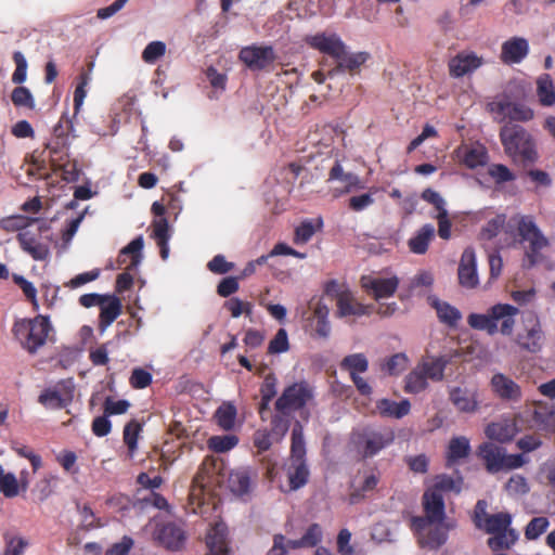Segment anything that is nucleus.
<instances>
[{"mask_svg": "<svg viewBox=\"0 0 555 555\" xmlns=\"http://www.w3.org/2000/svg\"><path fill=\"white\" fill-rule=\"evenodd\" d=\"M487 159L488 154L482 145L466 147L462 157L463 164L472 169L485 165Z\"/></svg>", "mask_w": 555, "mask_h": 555, "instance_id": "37998d69", "label": "nucleus"}, {"mask_svg": "<svg viewBox=\"0 0 555 555\" xmlns=\"http://www.w3.org/2000/svg\"><path fill=\"white\" fill-rule=\"evenodd\" d=\"M154 535L164 547L170 551L180 550L185 542L183 529L172 522L160 525Z\"/></svg>", "mask_w": 555, "mask_h": 555, "instance_id": "aec40b11", "label": "nucleus"}, {"mask_svg": "<svg viewBox=\"0 0 555 555\" xmlns=\"http://www.w3.org/2000/svg\"><path fill=\"white\" fill-rule=\"evenodd\" d=\"M489 176L496 183H505L513 181L515 179L514 173L509 170V168L503 164H493L489 167Z\"/></svg>", "mask_w": 555, "mask_h": 555, "instance_id": "0e129e2a", "label": "nucleus"}, {"mask_svg": "<svg viewBox=\"0 0 555 555\" xmlns=\"http://www.w3.org/2000/svg\"><path fill=\"white\" fill-rule=\"evenodd\" d=\"M91 81L90 72L82 70L78 78L77 85L74 91V109L75 113H78L80 107L83 104L85 98L87 95V87Z\"/></svg>", "mask_w": 555, "mask_h": 555, "instance_id": "de8ad7c7", "label": "nucleus"}, {"mask_svg": "<svg viewBox=\"0 0 555 555\" xmlns=\"http://www.w3.org/2000/svg\"><path fill=\"white\" fill-rule=\"evenodd\" d=\"M369 56L366 52L348 53L346 48L343 55L336 57L337 65L328 70V76L334 77L336 74L344 72L353 73L367 61Z\"/></svg>", "mask_w": 555, "mask_h": 555, "instance_id": "b1692460", "label": "nucleus"}, {"mask_svg": "<svg viewBox=\"0 0 555 555\" xmlns=\"http://www.w3.org/2000/svg\"><path fill=\"white\" fill-rule=\"evenodd\" d=\"M314 233L315 227L312 220H305L295 229L293 241L296 245L306 244L312 238Z\"/></svg>", "mask_w": 555, "mask_h": 555, "instance_id": "5fc2aeb1", "label": "nucleus"}, {"mask_svg": "<svg viewBox=\"0 0 555 555\" xmlns=\"http://www.w3.org/2000/svg\"><path fill=\"white\" fill-rule=\"evenodd\" d=\"M205 475L197 473L194 478L189 493V505L192 513H198L204 504Z\"/></svg>", "mask_w": 555, "mask_h": 555, "instance_id": "f704fd0d", "label": "nucleus"}, {"mask_svg": "<svg viewBox=\"0 0 555 555\" xmlns=\"http://www.w3.org/2000/svg\"><path fill=\"white\" fill-rule=\"evenodd\" d=\"M554 416V410L547 404H539L534 410L535 422L542 424L546 429H555V424L552 422Z\"/></svg>", "mask_w": 555, "mask_h": 555, "instance_id": "680f3d73", "label": "nucleus"}, {"mask_svg": "<svg viewBox=\"0 0 555 555\" xmlns=\"http://www.w3.org/2000/svg\"><path fill=\"white\" fill-rule=\"evenodd\" d=\"M529 42L524 37H512L501 46L500 60L503 64L513 65L521 63L529 54Z\"/></svg>", "mask_w": 555, "mask_h": 555, "instance_id": "6ab92c4d", "label": "nucleus"}, {"mask_svg": "<svg viewBox=\"0 0 555 555\" xmlns=\"http://www.w3.org/2000/svg\"><path fill=\"white\" fill-rule=\"evenodd\" d=\"M506 490L509 494L521 495L529 491V486L525 477L514 475L506 482Z\"/></svg>", "mask_w": 555, "mask_h": 555, "instance_id": "69168bd1", "label": "nucleus"}, {"mask_svg": "<svg viewBox=\"0 0 555 555\" xmlns=\"http://www.w3.org/2000/svg\"><path fill=\"white\" fill-rule=\"evenodd\" d=\"M20 247L35 260H46L49 257V248L40 243L31 233L21 232L17 234Z\"/></svg>", "mask_w": 555, "mask_h": 555, "instance_id": "a878e982", "label": "nucleus"}, {"mask_svg": "<svg viewBox=\"0 0 555 555\" xmlns=\"http://www.w3.org/2000/svg\"><path fill=\"white\" fill-rule=\"evenodd\" d=\"M537 95L542 106L555 104V86L548 74H542L537 79Z\"/></svg>", "mask_w": 555, "mask_h": 555, "instance_id": "72a5a7b5", "label": "nucleus"}, {"mask_svg": "<svg viewBox=\"0 0 555 555\" xmlns=\"http://www.w3.org/2000/svg\"><path fill=\"white\" fill-rule=\"evenodd\" d=\"M312 398V389L305 383H295L284 389L275 401V414L271 420V434L276 441L282 440L288 431L295 411H300L301 417L308 420L306 405Z\"/></svg>", "mask_w": 555, "mask_h": 555, "instance_id": "f257e3e1", "label": "nucleus"}, {"mask_svg": "<svg viewBox=\"0 0 555 555\" xmlns=\"http://www.w3.org/2000/svg\"><path fill=\"white\" fill-rule=\"evenodd\" d=\"M237 438L234 435L227 436H212L208 439V447L215 452H227L237 443Z\"/></svg>", "mask_w": 555, "mask_h": 555, "instance_id": "603ef678", "label": "nucleus"}, {"mask_svg": "<svg viewBox=\"0 0 555 555\" xmlns=\"http://www.w3.org/2000/svg\"><path fill=\"white\" fill-rule=\"evenodd\" d=\"M240 288L238 278L228 276L221 280L217 286V294L221 297H229L236 293Z\"/></svg>", "mask_w": 555, "mask_h": 555, "instance_id": "774afa93", "label": "nucleus"}, {"mask_svg": "<svg viewBox=\"0 0 555 555\" xmlns=\"http://www.w3.org/2000/svg\"><path fill=\"white\" fill-rule=\"evenodd\" d=\"M330 309L326 305L318 301L313 307L312 317L309 318L310 335L318 338H326L331 333L328 322Z\"/></svg>", "mask_w": 555, "mask_h": 555, "instance_id": "412c9836", "label": "nucleus"}, {"mask_svg": "<svg viewBox=\"0 0 555 555\" xmlns=\"http://www.w3.org/2000/svg\"><path fill=\"white\" fill-rule=\"evenodd\" d=\"M511 515L508 513H498L487 516L482 524L483 530L494 537L488 540V544L493 550L508 548L517 540V533L514 529H509Z\"/></svg>", "mask_w": 555, "mask_h": 555, "instance_id": "423d86ee", "label": "nucleus"}, {"mask_svg": "<svg viewBox=\"0 0 555 555\" xmlns=\"http://www.w3.org/2000/svg\"><path fill=\"white\" fill-rule=\"evenodd\" d=\"M376 409L384 417L401 418L409 414L411 404L409 400L396 402L389 399H382L377 402Z\"/></svg>", "mask_w": 555, "mask_h": 555, "instance_id": "473e14b6", "label": "nucleus"}, {"mask_svg": "<svg viewBox=\"0 0 555 555\" xmlns=\"http://www.w3.org/2000/svg\"><path fill=\"white\" fill-rule=\"evenodd\" d=\"M493 392L502 400L518 401L521 398V389L513 379L504 374H494L491 378Z\"/></svg>", "mask_w": 555, "mask_h": 555, "instance_id": "4be33fe9", "label": "nucleus"}, {"mask_svg": "<svg viewBox=\"0 0 555 555\" xmlns=\"http://www.w3.org/2000/svg\"><path fill=\"white\" fill-rule=\"evenodd\" d=\"M305 42L312 49L327 54L334 60L343 55L346 44L337 34L318 33L305 37Z\"/></svg>", "mask_w": 555, "mask_h": 555, "instance_id": "4468645a", "label": "nucleus"}, {"mask_svg": "<svg viewBox=\"0 0 555 555\" xmlns=\"http://www.w3.org/2000/svg\"><path fill=\"white\" fill-rule=\"evenodd\" d=\"M292 461L304 460L306 447L304 439V428L300 422H296L292 430Z\"/></svg>", "mask_w": 555, "mask_h": 555, "instance_id": "79ce46f5", "label": "nucleus"}, {"mask_svg": "<svg viewBox=\"0 0 555 555\" xmlns=\"http://www.w3.org/2000/svg\"><path fill=\"white\" fill-rule=\"evenodd\" d=\"M228 486L236 495L247 494L253 486L251 472L246 468H240L230 473Z\"/></svg>", "mask_w": 555, "mask_h": 555, "instance_id": "c85d7f7f", "label": "nucleus"}, {"mask_svg": "<svg viewBox=\"0 0 555 555\" xmlns=\"http://www.w3.org/2000/svg\"><path fill=\"white\" fill-rule=\"evenodd\" d=\"M143 246V236H137L128 245L120 249L116 261H109L106 266V269L119 270L125 268L127 271L135 270L142 261Z\"/></svg>", "mask_w": 555, "mask_h": 555, "instance_id": "f8f14e48", "label": "nucleus"}, {"mask_svg": "<svg viewBox=\"0 0 555 555\" xmlns=\"http://www.w3.org/2000/svg\"><path fill=\"white\" fill-rule=\"evenodd\" d=\"M223 307L230 312L232 318H238L243 313L250 315L253 312V305L248 301H243L237 297H232L227 300Z\"/></svg>", "mask_w": 555, "mask_h": 555, "instance_id": "864d4df0", "label": "nucleus"}, {"mask_svg": "<svg viewBox=\"0 0 555 555\" xmlns=\"http://www.w3.org/2000/svg\"><path fill=\"white\" fill-rule=\"evenodd\" d=\"M308 475L309 472L304 460L292 461V464L288 468V490L295 491L306 485Z\"/></svg>", "mask_w": 555, "mask_h": 555, "instance_id": "e433bc0d", "label": "nucleus"}, {"mask_svg": "<svg viewBox=\"0 0 555 555\" xmlns=\"http://www.w3.org/2000/svg\"><path fill=\"white\" fill-rule=\"evenodd\" d=\"M527 96L526 86L520 81L511 80L505 85L502 93L487 104V109L493 114H504L511 104L524 102Z\"/></svg>", "mask_w": 555, "mask_h": 555, "instance_id": "1a4fd4ad", "label": "nucleus"}, {"mask_svg": "<svg viewBox=\"0 0 555 555\" xmlns=\"http://www.w3.org/2000/svg\"><path fill=\"white\" fill-rule=\"evenodd\" d=\"M469 441L465 437H456L451 439L448 449V459L450 462L464 459L469 454Z\"/></svg>", "mask_w": 555, "mask_h": 555, "instance_id": "49530a36", "label": "nucleus"}, {"mask_svg": "<svg viewBox=\"0 0 555 555\" xmlns=\"http://www.w3.org/2000/svg\"><path fill=\"white\" fill-rule=\"evenodd\" d=\"M435 236V228L433 224L427 223L424 224L414 236H412L408 246L413 254L424 255L427 249L430 241Z\"/></svg>", "mask_w": 555, "mask_h": 555, "instance_id": "2f4dec72", "label": "nucleus"}, {"mask_svg": "<svg viewBox=\"0 0 555 555\" xmlns=\"http://www.w3.org/2000/svg\"><path fill=\"white\" fill-rule=\"evenodd\" d=\"M208 547L207 555H228L227 526L223 522L216 524L206 537Z\"/></svg>", "mask_w": 555, "mask_h": 555, "instance_id": "5701e85b", "label": "nucleus"}, {"mask_svg": "<svg viewBox=\"0 0 555 555\" xmlns=\"http://www.w3.org/2000/svg\"><path fill=\"white\" fill-rule=\"evenodd\" d=\"M360 282L362 288L371 294L375 300L391 297L399 286V279L397 276L385 279L363 275Z\"/></svg>", "mask_w": 555, "mask_h": 555, "instance_id": "f3484780", "label": "nucleus"}, {"mask_svg": "<svg viewBox=\"0 0 555 555\" xmlns=\"http://www.w3.org/2000/svg\"><path fill=\"white\" fill-rule=\"evenodd\" d=\"M152 237L156 241L159 247V255L163 260H166L169 256L168 242L170 240V231L167 219H155L152 222Z\"/></svg>", "mask_w": 555, "mask_h": 555, "instance_id": "c756f323", "label": "nucleus"}, {"mask_svg": "<svg viewBox=\"0 0 555 555\" xmlns=\"http://www.w3.org/2000/svg\"><path fill=\"white\" fill-rule=\"evenodd\" d=\"M122 305L115 295H105V300L100 306V325H111L121 313Z\"/></svg>", "mask_w": 555, "mask_h": 555, "instance_id": "7c9ffc66", "label": "nucleus"}, {"mask_svg": "<svg viewBox=\"0 0 555 555\" xmlns=\"http://www.w3.org/2000/svg\"><path fill=\"white\" fill-rule=\"evenodd\" d=\"M548 527V519L546 517H534L527 525L525 535L528 540L538 539Z\"/></svg>", "mask_w": 555, "mask_h": 555, "instance_id": "052dcab7", "label": "nucleus"}, {"mask_svg": "<svg viewBox=\"0 0 555 555\" xmlns=\"http://www.w3.org/2000/svg\"><path fill=\"white\" fill-rule=\"evenodd\" d=\"M364 454L366 456L374 455L377 451L383 449L386 440L383 435L376 431H369L364 434Z\"/></svg>", "mask_w": 555, "mask_h": 555, "instance_id": "3c124183", "label": "nucleus"}, {"mask_svg": "<svg viewBox=\"0 0 555 555\" xmlns=\"http://www.w3.org/2000/svg\"><path fill=\"white\" fill-rule=\"evenodd\" d=\"M166 52V44L163 41L150 42L142 52V60L147 64H154Z\"/></svg>", "mask_w": 555, "mask_h": 555, "instance_id": "6e6d98bb", "label": "nucleus"}, {"mask_svg": "<svg viewBox=\"0 0 555 555\" xmlns=\"http://www.w3.org/2000/svg\"><path fill=\"white\" fill-rule=\"evenodd\" d=\"M217 424L224 430H230L235 425L236 409L230 402L222 403L215 413Z\"/></svg>", "mask_w": 555, "mask_h": 555, "instance_id": "a19ab883", "label": "nucleus"}, {"mask_svg": "<svg viewBox=\"0 0 555 555\" xmlns=\"http://www.w3.org/2000/svg\"><path fill=\"white\" fill-rule=\"evenodd\" d=\"M13 61L15 63V70L12 74V81L16 85H21L27 77V61L24 54L20 51H15L13 53Z\"/></svg>", "mask_w": 555, "mask_h": 555, "instance_id": "bf43d9fd", "label": "nucleus"}, {"mask_svg": "<svg viewBox=\"0 0 555 555\" xmlns=\"http://www.w3.org/2000/svg\"><path fill=\"white\" fill-rule=\"evenodd\" d=\"M450 400L462 412H472L476 409L475 392L468 389L455 388L450 392Z\"/></svg>", "mask_w": 555, "mask_h": 555, "instance_id": "c9c22d12", "label": "nucleus"}, {"mask_svg": "<svg viewBox=\"0 0 555 555\" xmlns=\"http://www.w3.org/2000/svg\"><path fill=\"white\" fill-rule=\"evenodd\" d=\"M518 428L515 420L506 418L496 423H491L486 428V435L489 439L499 442H507L514 438Z\"/></svg>", "mask_w": 555, "mask_h": 555, "instance_id": "393cba45", "label": "nucleus"}, {"mask_svg": "<svg viewBox=\"0 0 555 555\" xmlns=\"http://www.w3.org/2000/svg\"><path fill=\"white\" fill-rule=\"evenodd\" d=\"M447 361L442 358L427 357L423 360L420 370L427 376V378L439 380L443 376V370Z\"/></svg>", "mask_w": 555, "mask_h": 555, "instance_id": "c03bdc74", "label": "nucleus"}, {"mask_svg": "<svg viewBox=\"0 0 555 555\" xmlns=\"http://www.w3.org/2000/svg\"><path fill=\"white\" fill-rule=\"evenodd\" d=\"M328 181L338 180L344 184V189L339 194L350 193L353 190L362 189L359 177L352 172H345L339 160H336L328 172Z\"/></svg>", "mask_w": 555, "mask_h": 555, "instance_id": "cd10ccee", "label": "nucleus"}, {"mask_svg": "<svg viewBox=\"0 0 555 555\" xmlns=\"http://www.w3.org/2000/svg\"><path fill=\"white\" fill-rule=\"evenodd\" d=\"M14 283L23 291L25 297L34 305V307L38 308L37 302V289L31 282L26 280L23 275L14 274L13 275Z\"/></svg>", "mask_w": 555, "mask_h": 555, "instance_id": "e2e57ef3", "label": "nucleus"}, {"mask_svg": "<svg viewBox=\"0 0 555 555\" xmlns=\"http://www.w3.org/2000/svg\"><path fill=\"white\" fill-rule=\"evenodd\" d=\"M506 222V216L504 214L496 215L494 218L487 221V223L480 229L478 238L480 241H491L499 235Z\"/></svg>", "mask_w": 555, "mask_h": 555, "instance_id": "a18cd8bd", "label": "nucleus"}, {"mask_svg": "<svg viewBox=\"0 0 555 555\" xmlns=\"http://www.w3.org/2000/svg\"><path fill=\"white\" fill-rule=\"evenodd\" d=\"M459 284L467 289L476 288L479 285L477 272V257L473 247H466L462 253L457 268Z\"/></svg>", "mask_w": 555, "mask_h": 555, "instance_id": "2eb2a0df", "label": "nucleus"}, {"mask_svg": "<svg viewBox=\"0 0 555 555\" xmlns=\"http://www.w3.org/2000/svg\"><path fill=\"white\" fill-rule=\"evenodd\" d=\"M18 480L12 473H2L0 476V492L7 498H14L18 494Z\"/></svg>", "mask_w": 555, "mask_h": 555, "instance_id": "13d9d810", "label": "nucleus"}, {"mask_svg": "<svg viewBox=\"0 0 555 555\" xmlns=\"http://www.w3.org/2000/svg\"><path fill=\"white\" fill-rule=\"evenodd\" d=\"M278 55L272 46L250 44L238 52V60L251 72L268 70L276 61Z\"/></svg>", "mask_w": 555, "mask_h": 555, "instance_id": "0eeeda50", "label": "nucleus"}, {"mask_svg": "<svg viewBox=\"0 0 555 555\" xmlns=\"http://www.w3.org/2000/svg\"><path fill=\"white\" fill-rule=\"evenodd\" d=\"M69 146V140L54 138L47 143L46 147L49 151V158L53 171H56V164L63 162L64 156H67L66 151Z\"/></svg>", "mask_w": 555, "mask_h": 555, "instance_id": "58836bf2", "label": "nucleus"}, {"mask_svg": "<svg viewBox=\"0 0 555 555\" xmlns=\"http://www.w3.org/2000/svg\"><path fill=\"white\" fill-rule=\"evenodd\" d=\"M75 385L72 379L61 380L53 387L44 389L38 402L47 409H64L74 398Z\"/></svg>", "mask_w": 555, "mask_h": 555, "instance_id": "9d476101", "label": "nucleus"}, {"mask_svg": "<svg viewBox=\"0 0 555 555\" xmlns=\"http://www.w3.org/2000/svg\"><path fill=\"white\" fill-rule=\"evenodd\" d=\"M483 65V59L473 51H461L451 57L448 63L449 75L453 78H461L474 73Z\"/></svg>", "mask_w": 555, "mask_h": 555, "instance_id": "dca6fc26", "label": "nucleus"}, {"mask_svg": "<svg viewBox=\"0 0 555 555\" xmlns=\"http://www.w3.org/2000/svg\"><path fill=\"white\" fill-rule=\"evenodd\" d=\"M517 231L521 242H528L526 260L529 266L537 264L541 259V250L548 246V240L543 235L531 216H520Z\"/></svg>", "mask_w": 555, "mask_h": 555, "instance_id": "39448f33", "label": "nucleus"}, {"mask_svg": "<svg viewBox=\"0 0 555 555\" xmlns=\"http://www.w3.org/2000/svg\"><path fill=\"white\" fill-rule=\"evenodd\" d=\"M12 103L15 106H24L33 109L35 107V100L26 87H16L11 94Z\"/></svg>", "mask_w": 555, "mask_h": 555, "instance_id": "4d7b16f0", "label": "nucleus"}, {"mask_svg": "<svg viewBox=\"0 0 555 555\" xmlns=\"http://www.w3.org/2000/svg\"><path fill=\"white\" fill-rule=\"evenodd\" d=\"M435 308L437 310L439 320L450 326L456 325L461 319L460 311L448 302L436 301Z\"/></svg>", "mask_w": 555, "mask_h": 555, "instance_id": "09e8293b", "label": "nucleus"}, {"mask_svg": "<svg viewBox=\"0 0 555 555\" xmlns=\"http://www.w3.org/2000/svg\"><path fill=\"white\" fill-rule=\"evenodd\" d=\"M426 528L415 529L418 533V540L422 546L428 548H438L447 541L448 531L453 528L451 522H446L444 519L439 522H430Z\"/></svg>", "mask_w": 555, "mask_h": 555, "instance_id": "a211bd4d", "label": "nucleus"}, {"mask_svg": "<svg viewBox=\"0 0 555 555\" xmlns=\"http://www.w3.org/2000/svg\"><path fill=\"white\" fill-rule=\"evenodd\" d=\"M504 153L515 163L532 165L539 159L538 143L530 130L516 122H506L500 129Z\"/></svg>", "mask_w": 555, "mask_h": 555, "instance_id": "f03ea898", "label": "nucleus"}, {"mask_svg": "<svg viewBox=\"0 0 555 555\" xmlns=\"http://www.w3.org/2000/svg\"><path fill=\"white\" fill-rule=\"evenodd\" d=\"M140 430L141 425L137 421H131L125 426L124 440L130 451H133L137 448V440Z\"/></svg>", "mask_w": 555, "mask_h": 555, "instance_id": "338daca9", "label": "nucleus"}, {"mask_svg": "<svg viewBox=\"0 0 555 555\" xmlns=\"http://www.w3.org/2000/svg\"><path fill=\"white\" fill-rule=\"evenodd\" d=\"M525 335L519 334V347H537L543 336L539 321L534 318L530 319L525 327Z\"/></svg>", "mask_w": 555, "mask_h": 555, "instance_id": "4c0bfd02", "label": "nucleus"}, {"mask_svg": "<svg viewBox=\"0 0 555 555\" xmlns=\"http://www.w3.org/2000/svg\"><path fill=\"white\" fill-rule=\"evenodd\" d=\"M503 117L509 119L508 122H527L533 119L534 112L529 106L525 105L524 102L511 104L504 114H500Z\"/></svg>", "mask_w": 555, "mask_h": 555, "instance_id": "ea45409f", "label": "nucleus"}, {"mask_svg": "<svg viewBox=\"0 0 555 555\" xmlns=\"http://www.w3.org/2000/svg\"><path fill=\"white\" fill-rule=\"evenodd\" d=\"M423 505L424 517H416L412 521L414 529L426 528L430 522H439L444 519V501L442 494L437 490H428L424 493Z\"/></svg>", "mask_w": 555, "mask_h": 555, "instance_id": "9b49d317", "label": "nucleus"}, {"mask_svg": "<svg viewBox=\"0 0 555 555\" xmlns=\"http://www.w3.org/2000/svg\"><path fill=\"white\" fill-rule=\"evenodd\" d=\"M322 538V530L318 524H312L306 533L297 540H286L284 535L276 534L273 538V546L268 555H285L288 550L315 546Z\"/></svg>", "mask_w": 555, "mask_h": 555, "instance_id": "6e6552de", "label": "nucleus"}, {"mask_svg": "<svg viewBox=\"0 0 555 555\" xmlns=\"http://www.w3.org/2000/svg\"><path fill=\"white\" fill-rule=\"evenodd\" d=\"M518 312L519 309L509 304H496L485 314H469L467 322L470 327L486 331L490 335L495 333L511 335L515 325V317Z\"/></svg>", "mask_w": 555, "mask_h": 555, "instance_id": "7ed1b4c3", "label": "nucleus"}, {"mask_svg": "<svg viewBox=\"0 0 555 555\" xmlns=\"http://www.w3.org/2000/svg\"><path fill=\"white\" fill-rule=\"evenodd\" d=\"M336 314L338 318L354 321L360 317L370 315L374 310L373 305H363L359 302L351 292H340L337 294Z\"/></svg>", "mask_w": 555, "mask_h": 555, "instance_id": "ddd939ff", "label": "nucleus"}, {"mask_svg": "<svg viewBox=\"0 0 555 555\" xmlns=\"http://www.w3.org/2000/svg\"><path fill=\"white\" fill-rule=\"evenodd\" d=\"M12 331L23 347H41L55 341L54 330L49 318L41 314L34 319L16 321Z\"/></svg>", "mask_w": 555, "mask_h": 555, "instance_id": "20e7f679", "label": "nucleus"}, {"mask_svg": "<svg viewBox=\"0 0 555 555\" xmlns=\"http://www.w3.org/2000/svg\"><path fill=\"white\" fill-rule=\"evenodd\" d=\"M427 376L420 370L411 372L405 379V391L417 393L427 387Z\"/></svg>", "mask_w": 555, "mask_h": 555, "instance_id": "8fccbe9b", "label": "nucleus"}, {"mask_svg": "<svg viewBox=\"0 0 555 555\" xmlns=\"http://www.w3.org/2000/svg\"><path fill=\"white\" fill-rule=\"evenodd\" d=\"M505 450L493 444L483 443L479 447V456L485 462L489 473L494 474L502 470V461Z\"/></svg>", "mask_w": 555, "mask_h": 555, "instance_id": "bb28decb", "label": "nucleus"}]
</instances>
